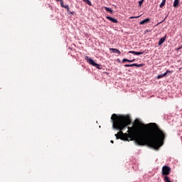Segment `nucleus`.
Returning <instances> with one entry per match:
<instances>
[{
    "instance_id": "obj_1",
    "label": "nucleus",
    "mask_w": 182,
    "mask_h": 182,
    "mask_svg": "<svg viewBox=\"0 0 182 182\" xmlns=\"http://www.w3.org/2000/svg\"><path fill=\"white\" fill-rule=\"evenodd\" d=\"M111 119L114 130H119V132L115 134L117 140L120 139L129 141L130 139V140H134L137 146H148L155 150H159L164 144L167 134L156 123L149 124L150 131L147 133L140 131V129L146 127V125L139 119H135V124L133 127H128L132 124V118L129 115L113 114ZM126 127L128 129L127 133H123Z\"/></svg>"
},
{
    "instance_id": "obj_20",
    "label": "nucleus",
    "mask_w": 182,
    "mask_h": 182,
    "mask_svg": "<svg viewBox=\"0 0 182 182\" xmlns=\"http://www.w3.org/2000/svg\"><path fill=\"white\" fill-rule=\"evenodd\" d=\"M110 143H112L113 144V143H114V141L113 140H111Z\"/></svg>"
},
{
    "instance_id": "obj_12",
    "label": "nucleus",
    "mask_w": 182,
    "mask_h": 182,
    "mask_svg": "<svg viewBox=\"0 0 182 182\" xmlns=\"http://www.w3.org/2000/svg\"><path fill=\"white\" fill-rule=\"evenodd\" d=\"M83 2H85V4H87V5H89V6H92V2L89 0H82Z\"/></svg>"
},
{
    "instance_id": "obj_8",
    "label": "nucleus",
    "mask_w": 182,
    "mask_h": 182,
    "mask_svg": "<svg viewBox=\"0 0 182 182\" xmlns=\"http://www.w3.org/2000/svg\"><path fill=\"white\" fill-rule=\"evenodd\" d=\"M148 22H150V18H145L144 20L139 22V25H145V23H148Z\"/></svg>"
},
{
    "instance_id": "obj_3",
    "label": "nucleus",
    "mask_w": 182,
    "mask_h": 182,
    "mask_svg": "<svg viewBox=\"0 0 182 182\" xmlns=\"http://www.w3.org/2000/svg\"><path fill=\"white\" fill-rule=\"evenodd\" d=\"M133 66H135L136 68H143V66H144V63H141V64L134 63V64L124 65V68H133Z\"/></svg>"
},
{
    "instance_id": "obj_18",
    "label": "nucleus",
    "mask_w": 182,
    "mask_h": 182,
    "mask_svg": "<svg viewBox=\"0 0 182 182\" xmlns=\"http://www.w3.org/2000/svg\"><path fill=\"white\" fill-rule=\"evenodd\" d=\"M143 2H144V0H141L139 1V6H141V5H143Z\"/></svg>"
},
{
    "instance_id": "obj_21",
    "label": "nucleus",
    "mask_w": 182,
    "mask_h": 182,
    "mask_svg": "<svg viewBox=\"0 0 182 182\" xmlns=\"http://www.w3.org/2000/svg\"><path fill=\"white\" fill-rule=\"evenodd\" d=\"M178 49H181V47H179V48Z\"/></svg>"
},
{
    "instance_id": "obj_16",
    "label": "nucleus",
    "mask_w": 182,
    "mask_h": 182,
    "mask_svg": "<svg viewBox=\"0 0 182 182\" xmlns=\"http://www.w3.org/2000/svg\"><path fill=\"white\" fill-rule=\"evenodd\" d=\"M57 2H60V6L62 7L64 4H63V0H55Z\"/></svg>"
},
{
    "instance_id": "obj_2",
    "label": "nucleus",
    "mask_w": 182,
    "mask_h": 182,
    "mask_svg": "<svg viewBox=\"0 0 182 182\" xmlns=\"http://www.w3.org/2000/svg\"><path fill=\"white\" fill-rule=\"evenodd\" d=\"M85 60L89 63L90 65H92V66H95L97 69H102V65L95 63V60L92 59L91 58H89V56H85Z\"/></svg>"
},
{
    "instance_id": "obj_5",
    "label": "nucleus",
    "mask_w": 182,
    "mask_h": 182,
    "mask_svg": "<svg viewBox=\"0 0 182 182\" xmlns=\"http://www.w3.org/2000/svg\"><path fill=\"white\" fill-rule=\"evenodd\" d=\"M106 18L108 19V21L112 22V23H117L119 22L117 19L112 18L110 16H107Z\"/></svg>"
},
{
    "instance_id": "obj_6",
    "label": "nucleus",
    "mask_w": 182,
    "mask_h": 182,
    "mask_svg": "<svg viewBox=\"0 0 182 182\" xmlns=\"http://www.w3.org/2000/svg\"><path fill=\"white\" fill-rule=\"evenodd\" d=\"M128 53H132L133 55H143L144 53V51L137 52V51L131 50V51H129Z\"/></svg>"
},
{
    "instance_id": "obj_14",
    "label": "nucleus",
    "mask_w": 182,
    "mask_h": 182,
    "mask_svg": "<svg viewBox=\"0 0 182 182\" xmlns=\"http://www.w3.org/2000/svg\"><path fill=\"white\" fill-rule=\"evenodd\" d=\"M164 76H166V73L159 75L157 79H161V77H164Z\"/></svg>"
},
{
    "instance_id": "obj_15",
    "label": "nucleus",
    "mask_w": 182,
    "mask_h": 182,
    "mask_svg": "<svg viewBox=\"0 0 182 182\" xmlns=\"http://www.w3.org/2000/svg\"><path fill=\"white\" fill-rule=\"evenodd\" d=\"M164 5H166V0H163L162 2L161 3L159 7L160 8H163V6H164Z\"/></svg>"
},
{
    "instance_id": "obj_19",
    "label": "nucleus",
    "mask_w": 182,
    "mask_h": 182,
    "mask_svg": "<svg viewBox=\"0 0 182 182\" xmlns=\"http://www.w3.org/2000/svg\"><path fill=\"white\" fill-rule=\"evenodd\" d=\"M165 73H166V75H167L168 73H171V70H167Z\"/></svg>"
},
{
    "instance_id": "obj_11",
    "label": "nucleus",
    "mask_w": 182,
    "mask_h": 182,
    "mask_svg": "<svg viewBox=\"0 0 182 182\" xmlns=\"http://www.w3.org/2000/svg\"><path fill=\"white\" fill-rule=\"evenodd\" d=\"M179 4H180V0H175L173 2V7L177 8Z\"/></svg>"
},
{
    "instance_id": "obj_10",
    "label": "nucleus",
    "mask_w": 182,
    "mask_h": 182,
    "mask_svg": "<svg viewBox=\"0 0 182 182\" xmlns=\"http://www.w3.org/2000/svg\"><path fill=\"white\" fill-rule=\"evenodd\" d=\"M134 60H136L135 59H134V60H129L127 58H124L122 60V63H124V62H129V63H132L134 62Z\"/></svg>"
},
{
    "instance_id": "obj_4",
    "label": "nucleus",
    "mask_w": 182,
    "mask_h": 182,
    "mask_svg": "<svg viewBox=\"0 0 182 182\" xmlns=\"http://www.w3.org/2000/svg\"><path fill=\"white\" fill-rule=\"evenodd\" d=\"M61 8H65L67 10L68 15H75V11H70V9L69 8V5H63Z\"/></svg>"
},
{
    "instance_id": "obj_13",
    "label": "nucleus",
    "mask_w": 182,
    "mask_h": 182,
    "mask_svg": "<svg viewBox=\"0 0 182 182\" xmlns=\"http://www.w3.org/2000/svg\"><path fill=\"white\" fill-rule=\"evenodd\" d=\"M104 9H105V11H107V12H110V14H113V11L112 10V9L108 7H104Z\"/></svg>"
},
{
    "instance_id": "obj_7",
    "label": "nucleus",
    "mask_w": 182,
    "mask_h": 182,
    "mask_svg": "<svg viewBox=\"0 0 182 182\" xmlns=\"http://www.w3.org/2000/svg\"><path fill=\"white\" fill-rule=\"evenodd\" d=\"M166 38H167V35H165L164 37H162L160 38L159 41V45H162V43H164V42L166 41Z\"/></svg>"
},
{
    "instance_id": "obj_9",
    "label": "nucleus",
    "mask_w": 182,
    "mask_h": 182,
    "mask_svg": "<svg viewBox=\"0 0 182 182\" xmlns=\"http://www.w3.org/2000/svg\"><path fill=\"white\" fill-rule=\"evenodd\" d=\"M109 50H112L113 53H118L119 55L122 53V52H120V50H119L117 48H109Z\"/></svg>"
},
{
    "instance_id": "obj_17",
    "label": "nucleus",
    "mask_w": 182,
    "mask_h": 182,
    "mask_svg": "<svg viewBox=\"0 0 182 182\" xmlns=\"http://www.w3.org/2000/svg\"><path fill=\"white\" fill-rule=\"evenodd\" d=\"M139 18H140V16H131V17H129V19H137Z\"/></svg>"
}]
</instances>
